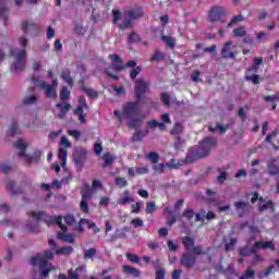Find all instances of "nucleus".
Segmentation results:
<instances>
[{
	"label": "nucleus",
	"instance_id": "nucleus-2",
	"mask_svg": "<svg viewBox=\"0 0 279 279\" xmlns=\"http://www.w3.org/2000/svg\"><path fill=\"white\" fill-rule=\"evenodd\" d=\"M182 245L186 252L181 255L180 263L185 269H193L197 263V256H204L206 252L202 250V245L195 246V239L189 235L182 238Z\"/></svg>",
	"mask_w": 279,
	"mask_h": 279
},
{
	"label": "nucleus",
	"instance_id": "nucleus-9",
	"mask_svg": "<svg viewBox=\"0 0 279 279\" xmlns=\"http://www.w3.org/2000/svg\"><path fill=\"white\" fill-rule=\"evenodd\" d=\"M53 252L51 251H45L43 255L32 256L29 259V264L33 267H36V265H41V267H47V265H50L48 260H53Z\"/></svg>",
	"mask_w": 279,
	"mask_h": 279
},
{
	"label": "nucleus",
	"instance_id": "nucleus-23",
	"mask_svg": "<svg viewBox=\"0 0 279 279\" xmlns=\"http://www.w3.org/2000/svg\"><path fill=\"white\" fill-rule=\"evenodd\" d=\"M161 41L165 43L166 47L168 49H171L172 51L175 49V38L167 35H161Z\"/></svg>",
	"mask_w": 279,
	"mask_h": 279
},
{
	"label": "nucleus",
	"instance_id": "nucleus-28",
	"mask_svg": "<svg viewBox=\"0 0 279 279\" xmlns=\"http://www.w3.org/2000/svg\"><path fill=\"white\" fill-rule=\"evenodd\" d=\"M119 29L122 32H125V29H133L134 28V21L130 20V17H126L122 21L121 24H119Z\"/></svg>",
	"mask_w": 279,
	"mask_h": 279
},
{
	"label": "nucleus",
	"instance_id": "nucleus-16",
	"mask_svg": "<svg viewBox=\"0 0 279 279\" xmlns=\"http://www.w3.org/2000/svg\"><path fill=\"white\" fill-rule=\"evenodd\" d=\"M125 19H130L132 21H137V19H142L143 16V7H134L124 12Z\"/></svg>",
	"mask_w": 279,
	"mask_h": 279
},
{
	"label": "nucleus",
	"instance_id": "nucleus-39",
	"mask_svg": "<svg viewBox=\"0 0 279 279\" xmlns=\"http://www.w3.org/2000/svg\"><path fill=\"white\" fill-rule=\"evenodd\" d=\"M165 60V52L160 50H156L153 57L150 58V62H162Z\"/></svg>",
	"mask_w": 279,
	"mask_h": 279
},
{
	"label": "nucleus",
	"instance_id": "nucleus-50",
	"mask_svg": "<svg viewBox=\"0 0 279 279\" xmlns=\"http://www.w3.org/2000/svg\"><path fill=\"white\" fill-rule=\"evenodd\" d=\"M254 276H256V271L254 269L246 268V270L240 277V279H251V278H254Z\"/></svg>",
	"mask_w": 279,
	"mask_h": 279
},
{
	"label": "nucleus",
	"instance_id": "nucleus-53",
	"mask_svg": "<svg viewBox=\"0 0 279 279\" xmlns=\"http://www.w3.org/2000/svg\"><path fill=\"white\" fill-rule=\"evenodd\" d=\"M19 132V124L16 121L12 122L11 126L8 130L9 136H14Z\"/></svg>",
	"mask_w": 279,
	"mask_h": 279
},
{
	"label": "nucleus",
	"instance_id": "nucleus-3",
	"mask_svg": "<svg viewBox=\"0 0 279 279\" xmlns=\"http://www.w3.org/2000/svg\"><path fill=\"white\" fill-rule=\"evenodd\" d=\"M217 147V138L205 137L199 142L198 146H193L185 157V162L189 165L202 160L210 155V151Z\"/></svg>",
	"mask_w": 279,
	"mask_h": 279
},
{
	"label": "nucleus",
	"instance_id": "nucleus-29",
	"mask_svg": "<svg viewBox=\"0 0 279 279\" xmlns=\"http://www.w3.org/2000/svg\"><path fill=\"white\" fill-rule=\"evenodd\" d=\"M81 90H83V93H85L87 95V97H89L90 99H98V97H99V92H97L93 88H88L86 86H81Z\"/></svg>",
	"mask_w": 279,
	"mask_h": 279
},
{
	"label": "nucleus",
	"instance_id": "nucleus-54",
	"mask_svg": "<svg viewBox=\"0 0 279 279\" xmlns=\"http://www.w3.org/2000/svg\"><path fill=\"white\" fill-rule=\"evenodd\" d=\"M143 71V68L141 66H135L133 70L130 72V78L131 80H136L138 75H141V72Z\"/></svg>",
	"mask_w": 279,
	"mask_h": 279
},
{
	"label": "nucleus",
	"instance_id": "nucleus-48",
	"mask_svg": "<svg viewBox=\"0 0 279 279\" xmlns=\"http://www.w3.org/2000/svg\"><path fill=\"white\" fill-rule=\"evenodd\" d=\"M69 97H71V92L69 90V87H66V86L62 87L61 93H60L61 101H66V99H69Z\"/></svg>",
	"mask_w": 279,
	"mask_h": 279
},
{
	"label": "nucleus",
	"instance_id": "nucleus-7",
	"mask_svg": "<svg viewBox=\"0 0 279 279\" xmlns=\"http://www.w3.org/2000/svg\"><path fill=\"white\" fill-rule=\"evenodd\" d=\"M228 14V10L225 7H213L208 12L209 23H222L226 24L223 16Z\"/></svg>",
	"mask_w": 279,
	"mask_h": 279
},
{
	"label": "nucleus",
	"instance_id": "nucleus-32",
	"mask_svg": "<svg viewBox=\"0 0 279 279\" xmlns=\"http://www.w3.org/2000/svg\"><path fill=\"white\" fill-rule=\"evenodd\" d=\"M69 156V151L64 147L59 148V160L61 161V167L66 166V158Z\"/></svg>",
	"mask_w": 279,
	"mask_h": 279
},
{
	"label": "nucleus",
	"instance_id": "nucleus-37",
	"mask_svg": "<svg viewBox=\"0 0 279 279\" xmlns=\"http://www.w3.org/2000/svg\"><path fill=\"white\" fill-rule=\"evenodd\" d=\"M47 213L45 211H28L27 216L31 217V219H36L37 221H40L43 217H46Z\"/></svg>",
	"mask_w": 279,
	"mask_h": 279
},
{
	"label": "nucleus",
	"instance_id": "nucleus-19",
	"mask_svg": "<svg viewBox=\"0 0 279 279\" xmlns=\"http://www.w3.org/2000/svg\"><path fill=\"white\" fill-rule=\"evenodd\" d=\"M151 265H154L155 267V279H165V275H166V271H165V268H161V264H160V259H155L151 262Z\"/></svg>",
	"mask_w": 279,
	"mask_h": 279
},
{
	"label": "nucleus",
	"instance_id": "nucleus-34",
	"mask_svg": "<svg viewBox=\"0 0 279 279\" xmlns=\"http://www.w3.org/2000/svg\"><path fill=\"white\" fill-rule=\"evenodd\" d=\"M265 210H271V213H274V201H268L265 204H258V213H265Z\"/></svg>",
	"mask_w": 279,
	"mask_h": 279
},
{
	"label": "nucleus",
	"instance_id": "nucleus-30",
	"mask_svg": "<svg viewBox=\"0 0 279 279\" xmlns=\"http://www.w3.org/2000/svg\"><path fill=\"white\" fill-rule=\"evenodd\" d=\"M61 78L66 83L68 86H73V77H71V71L69 69L61 72Z\"/></svg>",
	"mask_w": 279,
	"mask_h": 279
},
{
	"label": "nucleus",
	"instance_id": "nucleus-44",
	"mask_svg": "<svg viewBox=\"0 0 279 279\" xmlns=\"http://www.w3.org/2000/svg\"><path fill=\"white\" fill-rule=\"evenodd\" d=\"M234 38H243V36H245V27L244 26H240L233 29L232 32Z\"/></svg>",
	"mask_w": 279,
	"mask_h": 279
},
{
	"label": "nucleus",
	"instance_id": "nucleus-33",
	"mask_svg": "<svg viewBox=\"0 0 279 279\" xmlns=\"http://www.w3.org/2000/svg\"><path fill=\"white\" fill-rule=\"evenodd\" d=\"M254 251V245L250 248L248 246H242L239 248V256H242V258H245V256H250V254H256Z\"/></svg>",
	"mask_w": 279,
	"mask_h": 279
},
{
	"label": "nucleus",
	"instance_id": "nucleus-64",
	"mask_svg": "<svg viewBox=\"0 0 279 279\" xmlns=\"http://www.w3.org/2000/svg\"><path fill=\"white\" fill-rule=\"evenodd\" d=\"M165 163H155L153 166V170L155 171V173H162L165 171Z\"/></svg>",
	"mask_w": 279,
	"mask_h": 279
},
{
	"label": "nucleus",
	"instance_id": "nucleus-40",
	"mask_svg": "<svg viewBox=\"0 0 279 279\" xmlns=\"http://www.w3.org/2000/svg\"><path fill=\"white\" fill-rule=\"evenodd\" d=\"M147 160H149V162H151V165H158V162L160 160V155H158V153H156V151H150L147 155Z\"/></svg>",
	"mask_w": 279,
	"mask_h": 279
},
{
	"label": "nucleus",
	"instance_id": "nucleus-49",
	"mask_svg": "<svg viewBox=\"0 0 279 279\" xmlns=\"http://www.w3.org/2000/svg\"><path fill=\"white\" fill-rule=\"evenodd\" d=\"M268 173L269 175H278L279 178V168L276 163L268 165Z\"/></svg>",
	"mask_w": 279,
	"mask_h": 279
},
{
	"label": "nucleus",
	"instance_id": "nucleus-47",
	"mask_svg": "<svg viewBox=\"0 0 279 279\" xmlns=\"http://www.w3.org/2000/svg\"><path fill=\"white\" fill-rule=\"evenodd\" d=\"M114 183H116V186H118V189H123L125 186H128V180L125 178H121V177H118L114 179Z\"/></svg>",
	"mask_w": 279,
	"mask_h": 279
},
{
	"label": "nucleus",
	"instance_id": "nucleus-45",
	"mask_svg": "<svg viewBox=\"0 0 279 279\" xmlns=\"http://www.w3.org/2000/svg\"><path fill=\"white\" fill-rule=\"evenodd\" d=\"M260 64H263V58H255L253 60V65L251 68L247 69L248 72L252 71H258V66H260Z\"/></svg>",
	"mask_w": 279,
	"mask_h": 279
},
{
	"label": "nucleus",
	"instance_id": "nucleus-31",
	"mask_svg": "<svg viewBox=\"0 0 279 279\" xmlns=\"http://www.w3.org/2000/svg\"><path fill=\"white\" fill-rule=\"evenodd\" d=\"M5 12H8L5 0H0V17L3 19L4 25H8V15H5Z\"/></svg>",
	"mask_w": 279,
	"mask_h": 279
},
{
	"label": "nucleus",
	"instance_id": "nucleus-26",
	"mask_svg": "<svg viewBox=\"0 0 279 279\" xmlns=\"http://www.w3.org/2000/svg\"><path fill=\"white\" fill-rule=\"evenodd\" d=\"M147 134H149V131H141L138 130L137 132H135L133 134V136L131 137L132 143H141V141H143V138H145V136H147Z\"/></svg>",
	"mask_w": 279,
	"mask_h": 279
},
{
	"label": "nucleus",
	"instance_id": "nucleus-36",
	"mask_svg": "<svg viewBox=\"0 0 279 279\" xmlns=\"http://www.w3.org/2000/svg\"><path fill=\"white\" fill-rule=\"evenodd\" d=\"M97 256V248L90 247L84 251V259L90 260V258H95Z\"/></svg>",
	"mask_w": 279,
	"mask_h": 279
},
{
	"label": "nucleus",
	"instance_id": "nucleus-12",
	"mask_svg": "<svg viewBox=\"0 0 279 279\" xmlns=\"http://www.w3.org/2000/svg\"><path fill=\"white\" fill-rule=\"evenodd\" d=\"M21 29L23 34H34L40 32V26L34 21H23L21 23Z\"/></svg>",
	"mask_w": 279,
	"mask_h": 279
},
{
	"label": "nucleus",
	"instance_id": "nucleus-52",
	"mask_svg": "<svg viewBox=\"0 0 279 279\" xmlns=\"http://www.w3.org/2000/svg\"><path fill=\"white\" fill-rule=\"evenodd\" d=\"M102 158L105 160V163L102 165L104 168H106L109 165H112V162H114V157H112V155H110V153L105 154Z\"/></svg>",
	"mask_w": 279,
	"mask_h": 279
},
{
	"label": "nucleus",
	"instance_id": "nucleus-27",
	"mask_svg": "<svg viewBox=\"0 0 279 279\" xmlns=\"http://www.w3.org/2000/svg\"><path fill=\"white\" fill-rule=\"evenodd\" d=\"M208 130L211 132V133H215V132H220V134H226V132H228V130H230V124H225V125H221V124H216V126H208Z\"/></svg>",
	"mask_w": 279,
	"mask_h": 279
},
{
	"label": "nucleus",
	"instance_id": "nucleus-22",
	"mask_svg": "<svg viewBox=\"0 0 279 279\" xmlns=\"http://www.w3.org/2000/svg\"><path fill=\"white\" fill-rule=\"evenodd\" d=\"M184 133V123L183 122H175L170 130V135L171 136H178L179 134Z\"/></svg>",
	"mask_w": 279,
	"mask_h": 279
},
{
	"label": "nucleus",
	"instance_id": "nucleus-43",
	"mask_svg": "<svg viewBox=\"0 0 279 279\" xmlns=\"http://www.w3.org/2000/svg\"><path fill=\"white\" fill-rule=\"evenodd\" d=\"M160 100H161V104H163V106H167V108L171 106V96L169 95V93H162L160 95Z\"/></svg>",
	"mask_w": 279,
	"mask_h": 279
},
{
	"label": "nucleus",
	"instance_id": "nucleus-21",
	"mask_svg": "<svg viewBox=\"0 0 279 279\" xmlns=\"http://www.w3.org/2000/svg\"><path fill=\"white\" fill-rule=\"evenodd\" d=\"M56 108H60L59 119L62 120L66 118V113L69 112V110H71V104L63 105L62 102H58L56 105Z\"/></svg>",
	"mask_w": 279,
	"mask_h": 279
},
{
	"label": "nucleus",
	"instance_id": "nucleus-13",
	"mask_svg": "<svg viewBox=\"0 0 279 279\" xmlns=\"http://www.w3.org/2000/svg\"><path fill=\"white\" fill-rule=\"evenodd\" d=\"M258 250H270V252H276V243H274V241H256L253 244V252H258Z\"/></svg>",
	"mask_w": 279,
	"mask_h": 279
},
{
	"label": "nucleus",
	"instance_id": "nucleus-8",
	"mask_svg": "<svg viewBox=\"0 0 279 279\" xmlns=\"http://www.w3.org/2000/svg\"><path fill=\"white\" fill-rule=\"evenodd\" d=\"M149 86L150 83L143 78H137L135 81L134 93L137 101H143L145 94L149 93Z\"/></svg>",
	"mask_w": 279,
	"mask_h": 279
},
{
	"label": "nucleus",
	"instance_id": "nucleus-14",
	"mask_svg": "<svg viewBox=\"0 0 279 279\" xmlns=\"http://www.w3.org/2000/svg\"><path fill=\"white\" fill-rule=\"evenodd\" d=\"M38 87L41 88V90H45L46 97L48 99L58 98V93L56 92V88L51 87V85H49L46 81H40Z\"/></svg>",
	"mask_w": 279,
	"mask_h": 279
},
{
	"label": "nucleus",
	"instance_id": "nucleus-4",
	"mask_svg": "<svg viewBox=\"0 0 279 279\" xmlns=\"http://www.w3.org/2000/svg\"><path fill=\"white\" fill-rule=\"evenodd\" d=\"M9 56L10 58H14V61L11 64V71H15V73H23V71H25V66H27V52H25V50H19L11 47L9 49Z\"/></svg>",
	"mask_w": 279,
	"mask_h": 279
},
{
	"label": "nucleus",
	"instance_id": "nucleus-58",
	"mask_svg": "<svg viewBox=\"0 0 279 279\" xmlns=\"http://www.w3.org/2000/svg\"><path fill=\"white\" fill-rule=\"evenodd\" d=\"M134 198L132 196H124L118 201L120 206H125V204H133Z\"/></svg>",
	"mask_w": 279,
	"mask_h": 279
},
{
	"label": "nucleus",
	"instance_id": "nucleus-20",
	"mask_svg": "<svg viewBox=\"0 0 279 279\" xmlns=\"http://www.w3.org/2000/svg\"><path fill=\"white\" fill-rule=\"evenodd\" d=\"M248 203L245 201H240L234 203L235 210L239 217H243L247 213Z\"/></svg>",
	"mask_w": 279,
	"mask_h": 279
},
{
	"label": "nucleus",
	"instance_id": "nucleus-42",
	"mask_svg": "<svg viewBox=\"0 0 279 279\" xmlns=\"http://www.w3.org/2000/svg\"><path fill=\"white\" fill-rule=\"evenodd\" d=\"M126 260L131 262L133 265H141V257L136 254L126 253Z\"/></svg>",
	"mask_w": 279,
	"mask_h": 279
},
{
	"label": "nucleus",
	"instance_id": "nucleus-10",
	"mask_svg": "<svg viewBox=\"0 0 279 279\" xmlns=\"http://www.w3.org/2000/svg\"><path fill=\"white\" fill-rule=\"evenodd\" d=\"M86 156H88V150L85 148H77L73 154L75 166L82 169L86 162Z\"/></svg>",
	"mask_w": 279,
	"mask_h": 279
},
{
	"label": "nucleus",
	"instance_id": "nucleus-61",
	"mask_svg": "<svg viewBox=\"0 0 279 279\" xmlns=\"http://www.w3.org/2000/svg\"><path fill=\"white\" fill-rule=\"evenodd\" d=\"M112 16H113L112 23L113 25H117L119 21H121V16H122L121 11L112 10Z\"/></svg>",
	"mask_w": 279,
	"mask_h": 279
},
{
	"label": "nucleus",
	"instance_id": "nucleus-15",
	"mask_svg": "<svg viewBox=\"0 0 279 279\" xmlns=\"http://www.w3.org/2000/svg\"><path fill=\"white\" fill-rule=\"evenodd\" d=\"M109 60H112L111 66L113 71H117V73L121 71H125V65L123 64V60L121 59V56L109 54Z\"/></svg>",
	"mask_w": 279,
	"mask_h": 279
},
{
	"label": "nucleus",
	"instance_id": "nucleus-17",
	"mask_svg": "<svg viewBox=\"0 0 279 279\" xmlns=\"http://www.w3.org/2000/svg\"><path fill=\"white\" fill-rule=\"evenodd\" d=\"M7 191L10 193L11 197H16L23 193V189L16 187V183L12 180L7 181Z\"/></svg>",
	"mask_w": 279,
	"mask_h": 279
},
{
	"label": "nucleus",
	"instance_id": "nucleus-38",
	"mask_svg": "<svg viewBox=\"0 0 279 279\" xmlns=\"http://www.w3.org/2000/svg\"><path fill=\"white\" fill-rule=\"evenodd\" d=\"M74 114L78 117V121L81 123L86 122V113H84V109H82V107H76V109L74 110Z\"/></svg>",
	"mask_w": 279,
	"mask_h": 279
},
{
	"label": "nucleus",
	"instance_id": "nucleus-62",
	"mask_svg": "<svg viewBox=\"0 0 279 279\" xmlns=\"http://www.w3.org/2000/svg\"><path fill=\"white\" fill-rule=\"evenodd\" d=\"M182 217L191 221L195 217V211L193 209H185L182 214Z\"/></svg>",
	"mask_w": 279,
	"mask_h": 279
},
{
	"label": "nucleus",
	"instance_id": "nucleus-46",
	"mask_svg": "<svg viewBox=\"0 0 279 279\" xmlns=\"http://www.w3.org/2000/svg\"><path fill=\"white\" fill-rule=\"evenodd\" d=\"M82 199L83 202H88V198L90 197V186L86 185L82 191H81Z\"/></svg>",
	"mask_w": 279,
	"mask_h": 279
},
{
	"label": "nucleus",
	"instance_id": "nucleus-18",
	"mask_svg": "<svg viewBox=\"0 0 279 279\" xmlns=\"http://www.w3.org/2000/svg\"><path fill=\"white\" fill-rule=\"evenodd\" d=\"M122 274L125 276H133V278H141V270L130 265L122 266Z\"/></svg>",
	"mask_w": 279,
	"mask_h": 279
},
{
	"label": "nucleus",
	"instance_id": "nucleus-56",
	"mask_svg": "<svg viewBox=\"0 0 279 279\" xmlns=\"http://www.w3.org/2000/svg\"><path fill=\"white\" fill-rule=\"evenodd\" d=\"M218 173H220V175L217 178V182L223 184V182L228 180V172L221 171V168H218Z\"/></svg>",
	"mask_w": 279,
	"mask_h": 279
},
{
	"label": "nucleus",
	"instance_id": "nucleus-41",
	"mask_svg": "<svg viewBox=\"0 0 279 279\" xmlns=\"http://www.w3.org/2000/svg\"><path fill=\"white\" fill-rule=\"evenodd\" d=\"M245 110H250V106L244 105V107L239 108L238 117L241 119V121H247V113H245Z\"/></svg>",
	"mask_w": 279,
	"mask_h": 279
},
{
	"label": "nucleus",
	"instance_id": "nucleus-35",
	"mask_svg": "<svg viewBox=\"0 0 279 279\" xmlns=\"http://www.w3.org/2000/svg\"><path fill=\"white\" fill-rule=\"evenodd\" d=\"M243 21H245V17L243 16V14H238L231 19L227 27H234V25H238V23H243Z\"/></svg>",
	"mask_w": 279,
	"mask_h": 279
},
{
	"label": "nucleus",
	"instance_id": "nucleus-57",
	"mask_svg": "<svg viewBox=\"0 0 279 279\" xmlns=\"http://www.w3.org/2000/svg\"><path fill=\"white\" fill-rule=\"evenodd\" d=\"M26 230L32 234L38 233V223L33 225L32 222H27Z\"/></svg>",
	"mask_w": 279,
	"mask_h": 279
},
{
	"label": "nucleus",
	"instance_id": "nucleus-63",
	"mask_svg": "<svg viewBox=\"0 0 279 279\" xmlns=\"http://www.w3.org/2000/svg\"><path fill=\"white\" fill-rule=\"evenodd\" d=\"M64 221H65L66 226H75V222H76L75 216L66 215V216H64Z\"/></svg>",
	"mask_w": 279,
	"mask_h": 279
},
{
	"label": "nucleus",
	"instance_id": "nucleus-25",
	"mask_svg": "<svg viewBox=\"0 0 279 279\" xmlns=\"http://www.w3.org/2000/svg\"><path fill=\"white\" fill-rule=\"evenodd\" d=\"M57 256H71L73 254V246H62L56 250Z\"/></svg>",
	"mask_w": 279,
	"mask_h": 279
},
{
	"label": "nucleus",
	"instance_id": "nucleus-51",
	"mask_svg": "<svg viewBox=\"0 0 279 279\" xmlns=\"http://www.w3.org/2000/svg\"><path fill=\"white\" fill-rule=\"evenodd\" d=\"M145 213H146V215H151V214L156 213V202L147 203Z\"/></svg>",
	"mask_w": 279,
	"mask_h": 279
},
{
	"label": "nucleus",
	"instance_id": "nucleus-59",
	"mask_svg": "<svg viewBox=\"0 0 279 279\" xmlns=\"http://www.w3.org/2000/svg\"><path fill=\"white\" fill-rule=\"evenodd\" d=\"M234 245H236V239L231 238L229 240V243H227L225 246L226 252H232V250H234Z\"/></svg>",
	"mask_w": 279,
	"mask_h": 279
},
{
	"label": "nucleus",
	"instance_id": "nucleus-60",
	"mask_svg": "<svg viewBox=\"0 0 279 279\" xmlns=\"http://www.w3.org/2000/svg\"><path fill=\"white\" fill-rule=\"evenodd\" d=\"M143 39L141 38V35L132 32L129 35V43H141Z\"/></svg>",
	"mask_w": 279,
	"mask_h": 279
},
{
	"label": "nucleus",
	"instance_id": "nucleus-5",
	"mask_svg": "<svg viewBox=\"0 0 279 279\" xmlns=\"http://www.w3.org/2000/svg\"><path fill=\"white\" fill-rule=\"evenodd\" d=\"M16 149H20L17 154L19 158H24L26 165H34V162H38L40 160V156H43V151L40 149H34L33 155H27L25 149H27V144L23 142V140H19L13 144Z\"/></svg>",
	"mask_w": 279,
	"mask_h": 279
},
{
	"label": "nucleus",
	"instance_id": "nucleus-55",
	"mask_svg": "<svg viewBox=\"0 0 279 279\" xmlns=\"http://www.w3.org/2000/svg\"><path fill=\"white\" fill-rule=\"evenodd\" d=\"M19 43L21 47L20 51L27 53V43H29V40L26 37H20Z\"/></svg>",
	"mask_w": 279,
	"mask_h": 279
},
{
	"label": "nucleus",
	"instance_id": "nucleus-11",
	"mask_svg": "<svg viewBox=\"0 0 279 279\" xmlns=\"http://www.w3.org/2000/svg\"><path fill=\"white\" fill-rule=\"evenodd\" d=\"M234 43L229 40L221 48V57L223 60H234L236 58V52L232 51Z\"/></svg>",
	"mask_w": 279,
	"mask_h": 279
},
{
	"label": "nucleus",
	"instance_id": "nucleus-1",
	"mask_svg": "<svg viewBox=\"0 0 279 279\" xmlns=\"http://www.w3.org/2000/svg\"><path fill=\"white\" fill-rule=\"evenodd\" d=\"M140 102L137 100L129 101L122 107V111L114 110L113 114L119 123H123L125 119L130 130H140L143 126V119L138 118V114H141V108H138Z\"/></svg>",
	"mask_w": 279,
	"mask_h": 279
},
{
	"label": "nucleus",
	"instance_id": "nucleus-6",
	"mask_svg": "<svg viewBox=\"0 0 279 279\" xmlns=\"http://www.w3.org/2000/svg\"><path fill=\"white\" fill-rule=\"evenodd\" d=\"M47 223H52L59 226L60 230L57 234V239L63 241V243H75V236L71 233H66L68 228L62 222V216H53L48 220H45Z\"/></svg>",
	"mask_w": 279,
	"mask_h": 279
},
{
	"label": "nucleus",
	"instance_id": "nucleus-24",
	"mask_svg": "<svg viewBox=\"0 0 279 279\" xmlns=\"http://www.w3.org/2000/svg\"><path fill=\"white\" fill-rule=\"evenodd\" d=\"M54 269L56 267H53L52 264H48L47 266L39 265L41 278H49V274H51V271H53Z\"/></svg>",
	"mask_w": 279,
	"mask_h": 279
}]
</instances>
